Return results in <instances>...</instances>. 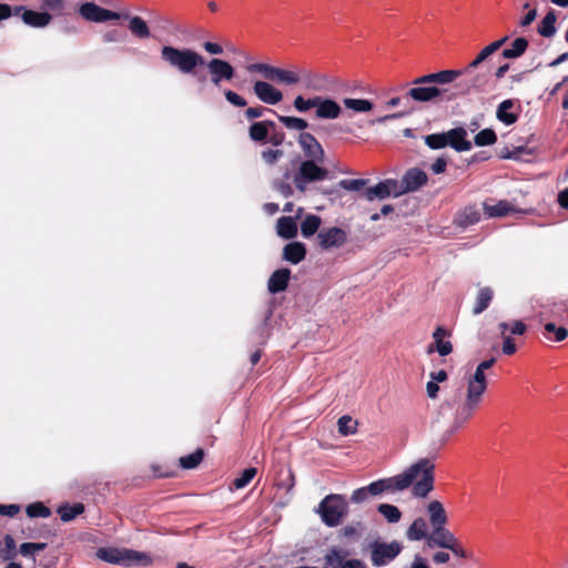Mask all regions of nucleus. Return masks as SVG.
Instances as JSON below:
<instances>
[{"instance_id":"1","label":"nucleus","mask_w":568,"mask_h":568,"mask_svg":"<svg viewBox=\"0 0 568 568\" xmlns=\"http://www.w3.org/2000/svg\"><path fill=\"white\" fill-rule=\"evenodd\" d=\"M487 389L485 372L476 368L475 373L467 378L466 398L463 402L459 395L445 399L438 407L434 422L439 423L443 418L453 413V422L443 434V442L448 440L454 434L470 420L478 409L483 395Z\"/></svg>"},{"instance_id":"2","label":"nucleus","mask_w":568,"mask_h":568,"mask_svg":"<svg viewBox=\"0 0 568 568\" xmlns=\"http://www.w3.org/2000/svg\"><path fill=\"white\" fill-rule=\"evenodd\" d=\"M435 465L429 458H420L403 473L372 481L365 489L371 496H378L385 491H402L413 485V495L425 498L434 489Z\"/></svg>"},{"instance_id":"3","label":"nucleus","mask_w":568,"mask_h":568,"mask_svg":"<svg viewBox=\"0 0 568 568\" xmlns=\"http://www.w3.org/2000/svg\"><path fill=\"white\" fill-rule=\"evenodd\" d=\"M323 163L322 161H311L310 159H302L301 155H295L290 160V164L285 168L282 176L272 181V189L285 199L291 197L294 194V189L290 183L292 179L295 189L304 193L308 184L329 178V171L322 165Z\"/></svg>"},{"instance_id":"4","label":"nucleus","mask_w":568,"mask_h":568,"mask_svg":"<svg viewBox=\"0 0 568 568\" xmlns=\"http://www.w3.org/2000/svg\"><path fill=\"white\" fill-rule=\"evenodd\" d=\"M457 74L450 70H440L415 78L403 99L434 104L452 102L458 98V93H454L448 85L456 81Z\"/></svg>"},{"instance_id":"5","label":"nucleus","mask_w":568,"mask_h":568,"mask_svg":"<svg viewBox=\"0 0 568 568\" xmlns=\"http://www.w3.org/2000/svg\"><path fill=\"white\" fill-rule=\"evenodd\" d=\"M78 14L87 22L104 23L112 20H128V29L133 37L145 40L152 37L148 22L140 16H131L128 11L105 9L93 1L78 7Z\"/></svg>"},{"instance_id":"6","label":"nucleus","mask_w":568,"mask_h":568,"mask_svg":"<svg viewBox=\"0 0 568 568\" xmlns=\"http://www.w3.org/2000/svg\"><path fill=\"white\" fill-rule=\"evenodd\" d=\"M160 58L169 67L176 69L180 73L196 77L199 83H203L207 79L205 74H197L195 72L196 68L204 67L205 59L193 49L165 44L160 49Z\"/></svg>"},{"instance_id":"7","label":"nucleus","mask_w":568,"mask_h":568,"mask_svg":"<svg viewBox=\"0 0 568 568\" xmlns=\"http://www.w3.org/2000/svg\"><path fill=\"white\" fill-rule=\"evenodd\" d=\"M314 511L325 526L335 528L347 517L349 501L345 495L328 494L320 501Z\"/></svg>"},{"instance_id":"8","label":"nucleus","mask_w":568,"mask_h":568,"mask_svg":"<svg viewBox=\"0 0 568 568\" xmlns=\"http://www.w3.org/2000/svg\"><path fill=\"white\" fill-rule=\"evenodd\" d=\"M300 82L306 90L321 93H335L342 89V82L327 73L313 69H301L297 73Z\"/></svg>"},{"instance_id":"9","label":"nucleus","mask_w":568,"mask_h":568,"mask_svg":"<svg viewBox=\"0 0 568 568\" xmlns=\"http://www.w3.org/2000/svg\"><path fill=\"white\" fill-rule=\"evenodd\" d=\"M402 542L393 540L390 542L375 539L368 544L369 559L374 567H384L393 562L403 551Z\"/></svg>"},{"instance_id":"10","label":"nucleus","mask_w":568,"mask_h":568,"mask_svg":"<svg viewBox=\"0 0 568 568\" xmlns=\"http://www.w3.org/2000/svg\"><path fill=\"white\" fill-rule=\"evenodd\" d=\"M247 71L251 73L258 72L268 81L280 82L286 85H294L300 82V77L296 72L284 70L263 62L248 64Z\"/></svg>"},{"instance_id":"11","label":"nucleus","mask_w":568,"mask_h":568,"mask_svg":"<svg viewBox=\"0 0 568 568\" xmlns=\"http://www.w3.org/2000/svg\"><path fill=\"white\" fill-rule=\"evenodd\" d=\"M210 82L217 89H221L222 82H232L236 75L235 68L226 60L212 58L205 61Z\"/></svg>"},{"instance_id":"12","label":"nucleus","mask_w":568,"mask_h":568,"mask_svg":"<svg viewBox=\"0 0 568 568\" xmlns=\"http://www.w3.org/2000/svg\"><path fill=\"white\" fill-rule=\"evenodd\" d=\"M489 80V71H478L474 75L454 83L453 91L454 93H458V97L469 94L470 92H487Z\"/></svg>"},{"instance_id":"13","label":"nucleus","mask_w":568,"mask_h":568,"mask_svg":"<svg viewBox=\"0 0 568 568\" xmlns=\"http://www.w3.org/2000/svg\"><path fill=\"white\" fill-rule=\"evenodd\" d=\"M390 196H400L398 192L397 180L395 179H385L374 186L365 187V190L362 193V197L368 202H372L374 200H385Z\"/></svg>"},{"instance_id":"14","label":"nucleus","mask_w":568,"mask_h":568,"mask_svg":"<svg viewBox=\"0 0 568 568\" xmlns=\"http://www.w3.org/2000/svg\"><path fill=\"white\" fill-rule=\"evenodd\" d=\"M428 181L427 174L419 168L408 169L397 181L399 195L415 192L424 186Z\"/></svg>"},{"instance_id":"15","label":"nucleus","mask_w":568,"mask_h":568,"mask_svg":"<svg viewBox=\"0 0 568 568\" xmlns=\"http://www.w3.org/2000/svg\"><path fill=\"white\" fill-rule=\"evenodd\" d=\"M317 240L324 251L339 248L347 242V232L338 226L325 227L317 233Z\"/></svg>"},{"instance_id":"16","label":"nucleus","mask_w":568,"mask_h":568,"mask_svg":"<svg viewBox=\"0 0 568 568\" xmlns=\"http://www.w3.org/2000/svg\"><path fill=\"white\" fill-rule=\"evenodd\" d=\"M297 143L303 152L304 159L311 161H325V151L318 140L310 132H301Z\"/></svg>"},{"instance_id":"17","label":"nucleus","mask_w":568,"mask_h":568,"mask_svg":"<svg viewBox=\"0 0 568 568\" xmlns=\"http://www.w3.org/2000/svg\"><path fill=\"white\" fill-rule=\"evenodd\" d=\"M20 13L23 23L31 28L42 29L48 27L52 21V14L41 9L40 11H37L27 9L24 6H16L14 16Z\"/></svg>"},{"instance_id":"18","label":"nucleus","mask_w":568,"mask_h":568,"mask_svg":"<svg viewBox=\"0 0 568 568\" xmlns=\"http://www.w3.org/2000/svg\"><path fill=\"white\" fill-rule=\"evenodd\" d=\"M252 89L256 98L265 104L276 105L283 100L282 91L268 81H255Z\"/></svg>"},{"instance_id":"19","label":"nucleus","mask_w":568,"mask_h":568,"mask_svg":"<svg viewBox=\"0 0 568 568\" xmlns=\"http://www.w3.org/2000/svg\"><path fill=\"white\" fill-rule=\"evenodd\" d=\"M342 106L331 98L316 95L315 118L321 120H335L341 116Z\"/></svg>"},{"instance_id":"20","label":"nucleus","mask_w":568,"mask_h":568,"mask_svg":"<svg viewBox=\"0 0 568 568\" xmlns=\"http://www.w3.org/2000/svg\"><path fill=\"white\" fill-rule=\"evenodd\" d=\"M348 551L341 548H333L326 556L325 560L332 568H367L361 559H346Z\"/></svg>"},{"instance_id":"21","label":"nucleus","mask_w":568,"mask_h":568,"mask_svg":"<svg viewBox=\"0 0 568 568\" xmlns=\"http://www.w3.org/2000/svg\"><path fill=\"white\" fill-rule=\"evenodd\" d=\"M447 146L456 152H467L473 148V143L467 139V130L459 125L445 131Z\"/></svg>"},{"instance_id":"22","label":"nucleus","mask_w":568,"mask_h":568,"mask_svg":"<svg viewBox=\"0 0 568 568\" xmlns=\"http://www.w3.org/2000/svg\"><path fill=\"white\" fill-rule=\"evenodd\" d=\"M434 342L427 346V354H432L437 352L439 356H447L453 352V344L449 341H445L446 337L450 336V332L443 327L438 326L433 332Z\"/></svg>"},{"instance_id":"23","label":"nucleus","mask_w":568,"mask_h":568,"mask_svg":"<svg viewBox=\"0 0 568 568\" xmlns=\"http://www.w3.org/2000/svg\"><path fill=\"white\" fill-rule=\"evenodd\" d=\"M369 180L368 179H344L341 180L335 186L329 189H323L322 194L326 196H341L339 191H352V192H359V195L362 196L363 191L365 187H367Z\"/></svg>"},{"instance_id":"24","label":"nucleus","mask_w":568,"mask_h":568,"mask_svg":"<svg viewBox=\"0 0 568 568\" xmlns=\"http://www.w3.org/2000/svg\"><path fill=\"white\" fill-rule=\"evenodd\" d=\"M458 539L445 526L433 529V532L427 538V546L429 548L453 549V546Z\"/></svg>"},{"instance_id":"25","label":"nucleus","mask_w":568,"mask_h":568,"mask_svg":"<svg viewBox=\"0 0 568 568\" xmlns=\"http://www.w3.org/2000/svg\"><path fill=\"white\" fill-rule=\"evenodd\" d=\"M128 551L126 548L100 547L95 556L104 562L128 567Z\"/></svg>"},{"instance_id":"26","label":"nucleus","mask_w":568,"mask_h":568,"mask_svg":"<svg viewBox=\"0 0 568 568\" xmlns=\"http://www.w3.org/2000/svg\"><path fill=\"white\" fill-rule=\"evenodd\" d=\"M275 128V122L272 120L255 121L248 126V138L254 143L264 145L267 144V140L272 129Z\"/></svg>"},{"instance_id":"27","label":"nucleus","mask_w":568,"mask_h":568,"mask_svg":"<svg viewBox=\"0 0 568 568\" xmlns=\"http://www.w3.org/2000/svg\"><path fill=\"white\" fill-rule=\"evenodd\" d=\"M481 219L480 210L477 205H467L463 210H459L455 217L454 224L460 229H467L474 224H477Z\"/></svg>"},{"instance_id":"28","label":"nucleus","mask_w":568,"mask_h":568,"mask_svg":"<svg viewBox=\"0 0 568 568\" xmlns=\"http://www.w3.org/2000/svg\"><path fill=\"white\" fill-rule=\"evenodd\" d=\"M274 486L278 490H285L286 494H290L293 490L295 486V476L288 466L282 464L276 467Z\"/></svg>"},{"instance_id":"29","label":"nucleus","mask_w":568,"mask_h":568,"mask_svg":"<svg viewBox=\"0 0 568 568\" xmlns=\"http://www.w3.org/2000/svg\"><path fill=\"white\" fill-rule=\"evenodd\" d=\"M291 270L282 267L272 273L267 282V290L272 294L284 292L290 283Z\"/></svg>"},{"instance_id":"30","label":"nucleus","mask_w":568,"mask_h":568,"mask_svg":"<svg viewBox=\"0 0 568 568\" xmlns=\"http://www.w3.org/2000/svg\"><path fill=\"white\" fill-rule=\"evenodd\" d=\"M305 256L306 246L302 242H290L283 248V258L292 264H298L305 258Z\"/></svg>"},{"instance_id":"31","label":"nucleus","mask_w":568,"mask_h":568,"mask_svg":"<svg viewBox=\"0 0 568 568\" xmlns=\"http://www.w3.org/2000/svg\"><path fill=\"white\" fill-rule=\"evenodd\" d=\"M556 21H557L556 11L554 9H550L545 14V17L540 20V22L537 27L538 34L541 36L542 38H547V39L552 38L557 33Z\"/></svg>"},{"instance_id":"32","label":"nucleus","mask_w":568,"mask_h":568,"mask_svg":"<svg viewBox=\"0 0 568 568\" xmlns=\"http://www.w3.org/2000/svg\"><path fill=\"white\" fill-rule=\"evenodd\" d=\"M365 529H366V527H365L364 523L361 520H357V521H352L351 524L343 526L337 531V535H338V538H341V539L358 541L362 538Z\"/></svg>"},{"instance_id":"33","label":"nucleus","mask_w":568,"mask_h":568,"mask_svg":"<svg viewBox=\"0 0 568 568\" xmlns=\"http://www.w3.org/2000/svg\"><path fill=\"white\" fill-rule=\"evenodd\" d=\"M427 511L429 514V521L433 526V529L442 526H446L447 516L444 509V506L438 500H433L427 506Z\"/></svg>"},{"instance_id":"34","label":"nucleus","mask_w":568,"mask_h":568,"mask_svg":"<svg viewBox=\"0 0 568 568\" xmlns=\"http://www.w3.org/2000/svg\"><path fill=\"white\" fill-rule=\"evenodd\" d=\"M515 102L511 99L501 101L496 111V118L505 125H513L518 120V113L511 112Z\"/></svg>"},{"instance_id":"35","label":"nucleus","mask_w":568,"mask_h":568,"mask_svg":"<svg viewBox=\"0 0 568 568\" xmlns=\"http://www.w3.org/2000/svg\"><path fill=\"white\" fill-rule=\"evenodd\" d=\"M276 232L278 236L285 240L294 239L297 234V224L295 219L292 216L280 217L276 224Z\"/></svg>"},{"instance_id":"36","label":"nucleus","mask_w":568,"mask_h":568,"mask_svg":"<svg viewBox=\"0 0 568 568\" xmlns=\"http://www.w3.org/2000/svg\"><path fill=\"white\" fill-rule=\"evenodd\" d=\"M17 544L10 534H6L3 539L0 540V561L10 562L17 557Z\"/></svg>"},{"instance_id":"37","label":"nucleus","mask_w":568,"mask_h":568,"mask_svg":"<svg viewBox=\"0 0 568 568\" xmlns=\"http://www.w3.org/2000/svg\"><path fill=\"white\" fill-rule=\"evenodd\" d=\"M529 42L525 37L516 38L509 48H505L501 52L504 59L513 60L520 58L528 49Z\"/></svg>"},{"instance_id":"38","label":"nucleus","mask_w":568,"mask_h":568,"mask_svg":"<svg viewBox=\"0 0 568 568\" xmlns=\"http://www.w3.org/2000/svg\"><path fill=\"white\" fill-rule=\"evenodd\" d=\"M84 510L85 507L82 503H64L58 507L57 513L63 523H69L73 520L77 516L82 515Z\"/></svg>"},{"instance_id":"39","label":"nucleus","mask_w":568,"mask_h":568,"mask_svg":"<svg viewBox=\"0 0 568 568\" xmlns=\"http://www.w3.org/2000/svg\"><path fill=\"white\" fill-rule=\"evenodd\" d=\"M407 539L412 541H419L429 537L427 534V524L424 518H416L406 531Z\"/></svg>"},{"instance_id":"40","label":"nucleus","mask_w":568,"mask_h":568,"mask_svg":"<svg viewBox=\"0 0 568 568\" xmlns=\"http://www.w3.org/2000/svg\"><path fill=\"white\" fill-rule=\"evenodd\" d=\"M40 9L51 13L52 17L68 14V0H40Z\"/></svg>"},{"instance_id":"41","label":"nucleus","mask_w":568,"mask_h":568,"mask_svg":"<svg viewBox=\"0 0 568 568\" xmlns=\"http://www.w3.org/2000/svg\"><path fill=\"white\" fill-rule=\"evenodd\" d=\"M493 296H494V292L490 287L486 286V287L479 288L477 297H476V303L473 308V313L475 315H479L483 312H485L488 308V306L490 305Z\"/></svg>"},{"instance_id":"42","label":"nucleus","mask_w":568,"mask_h":568,"mask_svg":"<svg viewBox=\"0 0 568 568\" xmlns=\"http://www.w3.org/2000/svg\"><path fill=\"white\" fill-rule=\"evenodd\" d=\"M152 22L154 24V29L162 32L173 33L179 30L176 23L171 17L160 12L154 13Z\"/></svg>"},{"instance_id":"43","label":"nucleus","mask_w":568,"mask_h":568,"mask_svg":"<svg viewBox=\"0 0 568 568\" xmlns=\"http://www.w3.org/2000/svg\"><path fill=\"white\" fill-rule=\"evenodd\" d=\"M321 217L315 214H308L301 223V234L303 237L308 239L313 236L320 229Z\"/></svg>"},{"instance_id":"44","label":"nucleus","mask_w":568,"mask_h":568,"mask_svg":"<svg viewBox=\"0 0 568 568\" xmlns=\"http://www.w3.org/2000/svg\"><path fill=\"white\" fill-rule=\"evenodd\" d=\"M204 458V449L199 447L193 453L182 456L179 459L180 466L183 469H194Z\"/></svg>"},{"instance_id":"45","label":"nucleus","mask_w":568,"mask_h":568,"mask_svg":"<svg viewBox=\"0 0 568 568\" xmlns=\"http://www.w3.org/2000/svg\"><path fill=\"white\" fill-rule=\"evenodd\" d=\"M377 511L386 519L388 524H396L402 518V511L392 504H379Z\"/></svg>"},{"instance_id":"46","label":"nucleus","mask_w":568,"mask_h":568,"mask_svg":"<svg viewBox=\"0 0 568 568\" xmlns=\"http://www.w3.org/2000/svg\"><path fill=\"white\" fill-rule=\"evenodd\" d=\"M345 108L353 110L354 112L365 113L373 110L374 104L367 99H352L346 98L343 100Z\"/></svg>"},{"instance_id":"47","label":"nucleus","mask_w":568,"mask_h":568,"mask_svg":"<svg viewBox=\"0 0 568 568\" xmlns=\"http://www.w3.org/2000/svg\"><path fill=\"white\" fill-rule=\"evenodd\" d=\"M484 209L489 217L506 216L513 211L510 204L505 200H501L494 205L484 204Z\"/></svg>"},{"instance_id":"48","label":"nucleus","mask_w":568,"mask_h":568,"mask_svg":"<svg viewBox=\"0 0 568 568\" xmlns=\"http://www.w3.org/2000/svg\"><path fill=\"white\" fill-rule=\"evenodd\" d=\"M544 328L546 337L550 341L562 342L568 336V329L566 327L557 326L552 322L546 323Z\"/></svg>"},{"instance_id":"49","label":"nucleus","mask_w":568,"mask_h":568,"mask_svg":"<svg viewBox=\"0 0 568 568\" xmlns=\"http://www.w3.org/2000/svg\"><path fill=\"white\" fill-rule=\"evenodd\" d=\"M497 141V134L496 132L490 129L486 128L480 130L475 136H474V144L476 146H489L495 144Z\"/></svg>"},{"instance_id":"50","label":"nucleus","mask_w":568,"mask_h":568,"mask_svg":"<svg viewBox=\"0 0 568 568\" xmlns=\"http://www.w3.org/2000/svg\"><path fill=\"white\" fill-rule=\"evenodd\" d=\"M276 116L285 128L290 130L304 131L308 128V122L302 118L281 115L276 113Z\"/></svg>"},{"instance_id":"51","label":"nucleus","mask_w":568,"mask_h":568,"mask_svg":"<svg viewBox=\"0 0 568 568\" xmlns=\"http://www.w3.org/2000/svg\"><path fill=\"white\" fill-rule=\"evenodd\" d=\"M128 556V567L132 565L148 567L153 562L152 557L146 552L129 549Z\"/></svg>"},{"instance_id":"52","label":"nucleus","mask_w":568,"mask_h":568,"mask_svg":"<svg viewBox=\"0 0 568 568\" xmlns=\"http://www.w3.org/2000/svg\"><path fill=\"white\" fill-rule=\"evenodd\" d=\"M26 514L30 518H48L51 510L41 501H36L27 506Z\"/></svg>"},{"instance_id":"53","label":"nucleus","mask_w":568,"mask_h":568,"mask_svg":"<svg viewBox=\"0 0 568 568\" xmlns=\"http://www.w3.org/2000/svg\"><path fill=\"white\" fill-rule=\"evenodd\" d=\"M424 142L430 150H442L446 148L447 141L445 131L425 135Z\"/></svg>"},{"instance_id":"54","label":"nucleus","mask_w":568,"mask_h":568,"mask_svg":"<svg viewBox=\"0 0 568 568\" xmlns=\"http://www.w3.org/2000/svg\"><path fill=\"white\" fill-rule=\"evenodd\" d=\"M257 470L255 467L245 468L239 477H236L232 483V488L242 489L246 487L251 480L255 477Z\"/></svg>"},{"instance_id":"55","label":"nucleus","mask_w":568,"mask_h":568,"mask_svg":"<svg viewBox=\"0 0 568 568\" xmlns=\"http://www.w3.org/2000/svg\"><path fill=\"white\" fill-rule=\"evenodd\" d=\"M284 155V151L276 148H267L261 152L262 161L270 166L275 165Z\"/></svg>"},{"instance_id":"56","label":"nucleus","mask_w":568,"mask_h":568,"mask_svg":"<svg viewBox=\"0 0 568 568\" xmlns=\"http://www.w3.org/2000/svg\"><path fill=\"white\" fill-rule=\"evenodd\" d=\"M338 433L343 436L353 435L356 433L357 423H353V419L348 415H343L337 422Z\"/></svg>"},{"instance_id":"57","label":"nucleus","mask_w":568,"mask_h":568,"mask_svg":"<svg viewBox=\"0 0 568 568\" xmlns=\"http://www.w3.org/2000/svg\"><path fill=\"white\" fill-rule=\"evenodd\" d=\"M316 95L313 98H304L303 95H297L293 101V106L296 111L301 113H306L311 109H315Z\"/></svg>"},{"instance_id":"58","label":"nucleus","mask_w":568,"mask_h":568,"mask_svg":"<svg viewBox=\"0 0 568 568\" xmlns=\"http://www.w3.org/2000/svg\"><path fill=\"white\" fill-rule=\"evenodd\" d=\"M223 95L225 100L233 106L244 108L247 105V101L243 97L230 89L223 90Z\"/></svg>"},{"instance_id":"59","label":"nucleus","mask_w":568,"mask_h":568,"mask_svg":"<svg viewBox=\"0 0 568 568\" xmlns=\"http://www.w3.org/2000/svg\"><path fill=\"white\" fill-rule=\"evenodd\" d=\"M285 138V132L275 124V128L270 133L267 144L278 149L284 143Z\"/></svg>"},{"instance_id":"60","label":"nucleus","mask_w":568,"mask_h":568,"mask_svg":"<svg viewBox=\"0 0 568 568\" xmlns=\"http://www.w3.org/2000/svg\"><path fill=\"white\" fill-rule=\"evenodd\" d=\"M265 112H271V113L276 114V112L272 109H268V108H265L262 105H257V106L247 108L244 112V116L246 120L253 121L254 119L263 116Z\"/></svg>"},{"instance_id":"61","label":"nucleus","mask_w":568,"mask_h":568,"mask_svg":"<svg viewBox=\"0 0 568 568\" xmlns=\"http://www.w3.org/2000/svg\"><path fill=\"white\" fill-rule=\"evenodd\" d=\"M524 152V146H516L513 150L506 146L500 151L498 156L503 160H518L520 158V154Z\"/></svg>"},{"instance_id":"62","label":"nucleus","mask_w":568,"mask_h":568,"mask_svg":"<svg viewBox=\"0 0 568 568\" xmlns=\"http://www.w3.org/2000/svg\"><path fill=\"white\" fill-rule=\"evenodd\" d=\"M124 37L125 34H123L118 29H110L103 33L102 40L105 43H114L122 41Z\"/></svg>"},{"instance_id":"63","label":"nucleus","mask_w":568,"mask_h":568,"mask_svg":"<svg viewBox=\"0 0 568 568\" xmlns=\"http://www.w3.org/2000/svg\"><path fill=\"white\" fill-rule=\"evenodd\" d=\"M447 163H448L447 158L444 155H440L430 165V170L436 175L442 174L446 171Z\"/></svg>"},{"instance_id":"64","label":"nucleus","mask_w":568,"mask_h":568,"mask_svg":"<svg viewBox=\"0 0 568 568\" xmlns=\"http://www.w3.org/2000/svg\"><path fill=\"white\" fill-rule=\"evenodd\" d=\"M369 498V495L367 493V489L364 487H359L355 490H353L351 495V501L354 504H362L365 503Z\"/></svg>"}]
</instances>
